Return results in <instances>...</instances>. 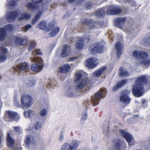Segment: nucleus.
I'll use <instances>...</instances> for the list:
<instances>
[{"mask_svg":"<svg viewBox=\"0 0 150 150\" xmlns=\"http://www.w3.org/2000/svg\"><path fill=\"white\" fill-rule=\"evenodd\" d=\"M85 73L83 71L78 70L75 74L74 82L77 90L87 89L91 87V80L88 78H84Z\"/></svg>","mask_w":150,"mask_h":150,"instance_id":"1","label":"nucleus"},{"mask_svg":"<svg viewBox=\"0 0 150 150\" xmlns=\"http://www.w3.org/2000/svg\"><path fill=\"white\" fill-rule=\"evenodd\" d=\"M106 92V90L105 88H101L100 90L98 91L91 98V101L87 100L84 102L83 105L86 107L85 110L82 112L81 116V119L82 120H85L87 117V113L86 110L87 106L91 103L93 105L95 106L97 105L100 101V99L104 98L105 96V94Z\"/></svg>","mask_w":150,"mask_h":150,"instance_id":"2","label":"nucleus"},{"mask_svg":"<svg viewBox=\"0 0 150 150\" xmlns=\"http://www.w3.org/2000/svg\"><path fill=\"white\" fill-rule=\"evenodd\" d=\"M148 76L143 75L137 78L135 81V83L132 88V92L136 97H140L142 96L144 92L143 85L147 83Z\"/></svg>","mask_w":150,"mask_h":150,"instance_id":"3","label":"nucleus"},{"mask_svg":"<svg viewBox=\"0 0 150 150\" xmlns=\"http://www.w3.org/2000/svg\"><path fill=\"white\" fill-rule=\"evenodd\" d=\"M42 53L40 49H36L33 52V56L31 58V59L32 61L37 63L32 65L31 68L32 70L40 72L42 70L44 66L43 60L41 58L37 57L36 55H41Z\"/></svg>","mask_w":150,"mask_h":150,"instance_id":"4","label":"nucleus"},{"mask_svg":"<svg viewBox=\"0 0 150 150\" xmlns=\"http://www.w3.org/2000/svg\"><path fill=\"white\" fill-rule=\"evenodd\" d=\"M24 142L26 147L30 150H36V142L32 136L29 134L27 135L24 139Z\"/></svg>","mask_w":150,"mask_h":150,"instance_id":"5","label":"nucleus"},{"mask_svg":"<svg viewBox=\"0 0 150 150\" xmlns=\"http://www.w3.org/2000/svg\"><path fill=\"white\" fill-rule=\"evenodd\" d=\"M139 54L137 64H142L145 66H150V59H146L149 57L148 53L143 51H141L139 52Z\"/></svg>","mask_w":150,"mask_h":150,"instance_id":"6","label":"nucleus"},{"mask_svg":"<svg viewBox=\"0 0 150 150\" xmlns=\"http://www.w3.org/2000/svg\"><path fill=\"white\" fill-rule=\"evenodd\" d=\"M119 132L120 134L126 140L129 145L135 144V141L131 134L124 129H120L119 130Z\"/></svg>","mask_w":150,"mask_h":150,"instance_id":"7","label":"nucleus"},{"mask_svg":"<svg viewBox=\"0 0 150 150\" xmlns=\"http://www.w3.org/2000/svg\"><path fill=\"white\" fill-rule=\"evenodd\" d=\"M21 104L22 107L26 108H30L32 104L31 96L27 94H24L21 98Z\"/></svg>","mask_w":150,"mask_h":150,"instance_id":"8","label":"nucleus"},{"mask_svg":"<svg viewBox=\"0 0 150 150\" xmlns=\"http://www.w3.org/2000/svg\"><path fill=\"white\" fill-rule=\"evenodd\" d=\"M21 104L22 107L26 108H30L32 104L31 96L27 94H24L21 98Z\"/></svg>","mask_w":150,"mask_h":150,"instance_id":"9","label":"nucleus"},{"mask_svg":"<svg viewBox=\"0 0 150 150\" xmlns=\"http://www.w3.org/2000/svg\"><path fill=\"white\" fill-rule=\"evenodd\" d=\"M90 38L88 35L83 36L82 37L77 38L76 44V48L78 49H82L83 47L84 43L87 42L90 40Z\"/></svg>","mask_w":150,"mask_h":150,"instance_id":"10","label":"nucleus"},{"mask_svg":"<svg viewBox=\"0 0 150 150\" xmlns=\"http://www.w3.org/2000/svg\"><path fill=\"white\" fill-rule=\"evenodd\" d=\"M5 115L8 117L9 121H17L20 119V116L17 112L11 110L6 111Z\"/></svg>","mask_w":150,"mask_h":150,"instance_id":"11","label":"nucleus"},{"mask_svg":"<svg viewBox=\"0 0 150 150\" xmlns=\"http://www.w3.org/2000/svg\"><path fill=\"white\" fill-rule=\"evenodd\" d=\"M104 46L101 43H95L93 44L89 49V51L92 54L97 53H101L104 50Z\"/></svg>","mask_w":150,"mask_h":150,"instance_id":"12","label":"nucleus"},{"mask_svg":"<svg viewBox=\"0 0 150 150\" xmlns=\"http://www.w3.org/2000/svg\"><path fill=\"white\" fill-rule=\"evenodd\" d=\"M14 27L11 24L5 25L4 28H0V41L4 40L6 32H11L14 30Z\"/></svg>","mask_w":150,"mask_h":150,"instance_id":"13","label":"nucleus"},{"mask_svg":"<svg viewBox=\"0 0 150 150\" xmlns=\"http://www.w3.org/2000/svg\"><path fill=\"white\" fill-rule=\"evenodd\" d=\"M129 93L130 91H129L126 90L123 91L120 97V101L125 104H129L131 100V99L128 96Z\"/></svg>","mask_w":150,"mask_h":150,"instance_id":"14","label":"nucleus"},{"mask_svg":"<svg viewBox=\"0 0 150 150\" xmlns=\"http://www.w3.org/2000/svg\"><path fill=\"white\" fill-rule=\"evenodd\" d=\"M121 11L119 7L115 5H113L110 6L106 11L108 15H115L120 13Z\"/></svg>","mask_w":150,"mask_h":150,"instance_id":"15","label":"nucleus"},{"mask_svg":"<svg viewBox=\"0 0 150 150\" xmlns=\"http://www.w3.org/2000/svg\"><path fill=\"white\" fill-rule=\"evenodd\" d=\"M98 62L96 58L93 57L86 61V65L88 68L93 69L98 65Z\"/></svg>","mask_w":150,"mask_h":150,"instance_id":"16","label":"nucleus"},{"mask_svg":"<svg viewBox=\"0 0 150 150\" xmlns=\"http://www.w3.org/2000/svg\"><path fill=\"white\" fill-rule=\"evenodd\" d=\"M20 13L19 12H16L13 11L8 12L6 14V20L9 22H13L18 17Z\"/></svg>","mask_w":150,"mask_h":150,"instance_id":"17","label":"nucleus"},{"mask_svg":"<svg viewBox=\"0 0 150 150\" xmlns=\"http://www.w3.org/2000/svg\"><path fill=\"white\" fill-rule=\"evenodd\" d=\"M8 52L7 49L5 47H0V62H3L7 58V54Z\"/></svg>","mask_w":150,"mask_h":150,"instance_id":"18","label":"nucleus"},{"mask_svg":"<svg viewBox=\"0 0 150 150\" xmlns=\"http://www.w3.org/2000/svg\"><path fill=\"white\" fill-rule=\"evenodd\" d=\"M15 42L18 44L21 45H25L28 41L27 37L26 36L21 37L17 36L15 38Z\"/></svg>","mask_w":150,"mask_h":150,"instance_id":"19","label":"nucleus"},{"mask_svg":"<svg viewBox=\"0 0 150 150\" xmlns=\"http://www.w3.org/2000/svg\"><path fill=\"white\" fill-rule=\"evenodd\" d=\"M126 21L125 18H118L114 20L115 25L120 29H122Z\"/></svg>","mask_w":150,"mask_h":150,"instance_id":"20","label":"nucleus"},{"mask_svg":"<svg viewBox=\"0 0 150 150\" xmlns=\"http://www.w3.org/2000/svg\"><path fill=\"white\" fill-rule=\"evenodd\" d=\"M107 67L104 66L101 67L100 68L93 72L92 74V78L94 79L96 77H98L100 76L106 69Z\"/></svg>","mask_w":150,"mask_h":150,"instance_id":"21","label":"nucleus"},{"mask_svg":"<svg viewBox=\"0 0 150 150\" xmlns=\"http://www.w3.org/2000/svg\"><path fill=\"white\" fill-rule=\"evenodd\" d=\"M71 50L69 47L67 45H64L62 48V50L60 54V56L62 58L65 57L69 55L70 53Z\"/></svg>","mask_w":150,"mask_h":150,"instance_id":"22","label":"nucleus"},{"mask_svg":"<svg viewBox=\"0 0 150 150\" xmlns=\"http://www.w3.org/2000/svg\"><path fill=\"white\" fill-rule=\"evenodd\" d=\"M123 47V45L120 42H117L115 46V48L117 51V56L119 58L122 53V49Z\"/></svg>","mask_w":150,"mask_h":150,"instance_id":"23","label":"nucleus"},{"mask_svg":"<svg viewBox=\"0 0 150 150\" xmlns=\"http://www.w3.org/2000/svg\"><path fill=\"white\" fill-rule=\"evenodd\" d=\"M28 64L25 62H24L21 63L19 66H17L16 68L14 67V69L16 71L21 70V71L25 70L27 71L28 70Z\"/></svg>","mask_w":150,"mask_h":150,"instance_id":"24","label":"nucleus"},{"mask_svg":"<svg viewBox=\"0 0 150 150\" xmlns=\"http://www.w3.org/2000/svg\"><path fill=\"white\" fill-rule=\"evenodd\" d=\"M70 67V66L68 64H64L59 67L58 72L60 74L66 73L69 71Z\"/></svg>","mask_w":150,"mask_h":150,"instance_id":"25","label":"nucleus"},{"mask_svg":"<svg viewBox=\"0 0 150 150\" xmlns=\"http://www.w3.org/2000/svg\"><path fill=\"white\" fill-rule=\"evenodd\" d=\"M81 22L84 24H86L87 26L90 29L94 28L95 24H96L94 21L89 20H85L83 21H82Z\"/></svg>","mask_w":150,"mask_h":150,"instance_id":"26","label":"nucleus"},{"mask_svg":"<svg viewBox=\"0 0 150 150\" xmlns=\"http://www.w3.org/2000/svg\"><path fill=\"white\" fill-rule=\"evenodd\" d=\"M31 17V15L28 12H24L21 14L20 16H18V20L20 21L23 19L28 20Z\"/></svg>","mask_w":150,"mask_h":150,"instance_id":"27","label":"nucleus"},{"mask_svg":"<svg viewBox=\"0 0 150 150\" xmlns=\"http://www.w3.org/2000/svg\"><path fill=\"white\" fill-rule=\"evenodd\" d=\"M65 94L68 96L73 97L75 96V92L74 91V87L70 86L65 91Z\"/></svg>","mask_w":150,"mask_h":150,"instance_id":"28","label":"nucleus"},{"mask_svg":"<svg viewBox=\"0 0 150 150\" xmlns=\"http://www.w3.org/2000/svg\"><path fill=\"white\" fill-rule=\"evenodd\" d=\"M7 145L8 147H12L13 146L15 140L10 136V134L8 133L7 134Z\"/></svg>","mask_w":150,"mask_h":150,"instance_id":"29","label":"nucleus"},{"mask_svg":"<svg viewBox=\"0 0 150 150\" xmlns=\"http://www.w3.org/2000/svg\"><path fill=\"white\" fill-rule=\"evenodd\" d=\"M127 82V80L125 79L117 83L116 85L113 88V91L116 90L118 88H120Z\"/></svg>","mask_w":150,"mask_h":150,"instance_id":"30","label":"nucleus"},{"mask_svg":"<svg viewBox=\"0 0 150 150\" xmlns=\"http://www.w3.org/2000/svg\"><path fill=\"white\" fill-rule=\"evenodd\" d=\"M120 76L122 77H125L128 76L129 74L127 71L124 69L123 68L121 67L119 69Z\"/></svg>","mask_w":150,"mask_h":150,"instance_id":"31","label":"nucleus"},{"mask_svg":"<svg viewBox=\"0 0 150 150\" xmlns=\"http://www.w3.org/2000/svg\"><path fill=\"white\" fill-rule=\"evenodd\" d=\"M123 143L120 140H117L115 144L114 148L115 150H120L121 148V145Z\"/></svg>","mask_w":150,"mask_h":150,"instance_id":"32","label":"nucleus"},{"mask_svg":"<svg viewBox=\"0 0 150 150\" xmlns=\"http://www.w3.org/2000/svg\"><path fill=\"white\" fill-rule=\"evenodd\" d=\"M42 13V12L41 11H39L37 13L36 16L32 21V24H34L38 21L40 18Z\"/></svg>","mask_w":150,"mask_h":150,"instance_id":"33","label":"nucleus"},{"mask_svg":"<svg viewBox=\"0 0 150 150\" xmlns=\"http://www.w3.org/2000/svg\"><path fill=\"white\" fill-rule=\"evenodd\" d=\"M27 7L31 11H35L38 9L37 7L31 2L28 3L26 5Z\"/></svg>","mask_w":150,"mask_h":150,"instance_id":"34","label":"nucleus"},{"mask_svg":"<svg viewBox=\"0 0 150 150\" xmlns=\"http://www.w3.org/2000/svg\"><path fill=\"white\" fill-rule=\"evenodd\" d=\"M95 14L98 17H103L105 15L104 10L103 8H100L96 11Z\"/></svg>","mask_w":150,"mask_h":150,"instance_id":"35","label":"nucleus"},{"mask_svg":"<svg viewBox=\"0 0 150 150\" xmlns=\"http://www.w3.org/2000/svg\"><path fill=\"white\" fill-rule=\"evenodd\" d=\"M46 23L45 21L40 22L38 25L37 27L40 29L43 30H44L46 26Z\"/></svg>","mask_w":150,"mask_h":150,"instance_id":"36","label":"nucleus"},{"mask_svg":"<svg viewBox=\"0 0 150 150\" xmlns=\"http://www.w3.org/2000/svg\"><path fill=\"white\" fill-rule=\"evenodd\" d=\"M60 29L57 27L54 28L52 30L50 33V35L52 36H54L56 35L59 33Z\"/></svg>","mask_w":150,"mask_h":150,"instance_id":"37","label":"nucleus"},{"mask_svg":"<svg viewBox=\"0 0 150 150\" xmlns=\"http://www.w3.org/2000/svg\"><path fill=\"white\" fill-rule=\"evenodd\" d=\"M24 115L26 117H30L34 114V112L30 110H25L24 112Z\"/></svg>","mask_w":150,"mask_h":150,"instance_id":"38","label":"nucleus"},{"mask_svg":"<svg viewBox=\"0 0 150 150\" xmlns=\"http://www.w3.org/2000/svg\"><path fill=\"white\" fill-rule=\"evenodd\" d=\"M150 43V38L146 37L145 38L143 41V44L146 46H148Z\"/></svg>","mask_w":150,"mask_h":150,"instance_id":"39","label":"nucleus"},{"mask_svg":"<svg viewBox=\"0 0 150 150\" xmlns=\"http://www.w3.org/2000/svg\"><path fill=\"white\" fill-rule=\"evenodd\" d=\"M36 46V43L35 41L33 40L30 41V44L28 47V50L31 51V50L34 48Z\"/></svg>","mask_w":150,"mask_h":150,"instance_id":"40","label":"nucleus"},{"mask_svg":"<svg viewBox=\"0 0 150 150\" xmlns=\"http://www.w3.org/2000/svg\"><path fill=\"white\" fill-rule=\"evenodd\" d=\"M123 31L126 32L127 33H132V31H133V29H132V26L131 27H127V28H125L123 29Z\"/></svg>","mask_w":150,"mask_h":150,"instance_id":"41","label":"nucleus"},{"mask_svg":"<svg viewBox=\"0 0 150 150\" xmlns=\"http://www.w3.org/2000/svg\"><path fill=\"white\" fill-rule=\"evenodd\" d=\"M48 82L49 85L51 87L54 88V87L56 85L55 84V81L54 80H49Z\"/></svg>","mask_w":150,"mask_h":150,"instance_id":"42","label":"nucleus"},{"mask_svg":"<svg viewBox=\"0 0 150 150\" xmlns=\"http://www.w3.org/2000/svg\"><path fill=\"white\" fill-rule=\"evenodd\" d=\"M47 113V111L45 109H43L40 112V115L42 117L45 116Z\"/></svg>","mask_w":150,"mask_h":150,"instance_id":"43","label":"nucleus"},{"mask_svg":"<svg viewBox=\"0 0 150 150\" xmlns=\"http://www.w3.org/2000/svg\"><path fill=\"white\" fill-rule=\"evenodd\" d=\"M140 51H133L132 52L133 56L136 57H137L139 58V52Z\"/></svg>","mask_w":150,"mask_h":150,"instance_id":"44","label":"nucleus"},{"mask_svg":"<svg viewBox=\"0 0 150 150\" xmlns=\"http://www.w3.org/2000/svg\"><path fill=\"white\" fill-rule=\"evenodd\" d=\"M41 122H36L35 125V129H40L41 127Z\"/></svg>","mask_w":150,"mask_h":150,"instance_id":"45","label":"nucleus"},{"mask_svg":"<svg viewBox=\"0 0 150 150\" xmlns=\"http://www.w3.org/2000/svg\"><path fill=\"white\" fill-rule=\"evenodd\" d=\"M14 104L17 107H19L20 106V105L17 99L15 97H14Z\"/></svg>","mask_w":150,"mask_h":150,"instance_id":"46","label":"nucleus"},{"mask_svg":"<svg viewBox=\"0 0 150 150\" xmlns=\"http://www.w3.org/2000/svg\"><path fill=\"white\" fill-rule=\"evenodd\" d=\"M36 81L35 80H32L29 82V84L28 85V86H34L36 84Z\"/></svg>","mask_w":150,"mask_h":150,"instance_id":"47","label":"nucleus"},{"mask_svg":"<svg viewBox=\"0 0 150 150\" xmlns=\"http://www.w3.org/2000/svg\"><path fill=\"white\" fill-rule=\"evenodd\" d=\"M31 27V25L30 24H28L26 25L24 27V32H26Z\"/></svg>","mask_w":150,"mask_h":150,"instance_id":"48","label":"nucleus"},{"mask_svg":"<svg viewBox=\"0 0 150 150\" xmlns=\"http://www.w3.org/2000/svg\"><path fill=\"white\" fill-rule=\"evenodd\" d=\"M63 134H64L62 132H61V134L59 136V140L61 142L63 140V138H64Z\"/></svg>","mask_w":150,"mask_h":150,"instance_id":"49","label":"nucleus"},{"mask_svg":"<svg viewBox=\"0 0 150 150\" xmlns=\"http://www.w3.org/2000/svg\"><path fill=\"white\" fill-rule=\"evenodd\" d=\"M142 104L144 105V108H146L147 106V103L145 101V100L144 99H142Z\"/></svg>","mask_w":150,"mask_h":150,"instance_id":"50","label":"nucleus"},{"mask_svg":"<svg viewBox=\"0 0 150 150\" xmlns=\"http://www.w3.org/2000/svg\"><path fill=\"white\" fill-rule=\"evenodd\" d=\"M14 129L16 131L18 132H20V128L19 126L14 127Z\"/></svg>","mask_w":150,"mask_h":150,"instance_id":"51","label":"nucleus"},{"mask_svg":"<svg viewBox=\"0 0 150 150\" xmlns=\"http://www.w3.org/2000/svg\"><path fill=\"white\" fill-rule=\"evenodd\" d=\"M52 28V27L51 26L50 24H49L48 25L47 28H46V30L47 31H49Z\"/></svg>","mask_w":150,"mask_h":150,"instance_id":"52","label":"nucleus"},{"mask_svg":"<svg viewBox=\"0 0 150 150\" xmlns=\"http://www.w3.org/2000/svg\"><path fill=\"white\" fill-rule=\"evenodd\" d=\"M32 1L34 3H38L41 2L43 0H32Z\"/></svg>","mask_w":150,"mask_h":150,"instance_id":"53","label":"nucleus"},{"mask_svg":"<svg viewBox=\"0 0 150 150\" xmlns=\"http://www.w3.org/2000/svg\"><path fill=\"white\" fill-rule=\"evenodd\" d=\"M108 127L107 126H104V125H103V129L104 131L106 130L107 132L108 131Z\"/></svg>","mask_w":150,"mask_h":150,"instance_id":"54","label":"nucleus"},{"mask_svg":"<svg viewBox=\"0 0 150 150\" xmlns=\"http://www.w3.org/2000/svg\"><path fill=\"white\" fill-rule=\"evenodd\" d=\"M92 5L91 3H88L86 4V8L87 9H89L92 6Z\"/></svg>","mask_w":150,"mask_h":150,"instance_id":"55","label":"nucleus"},{"mask_svg":"<svg viewBox=\"0 0 150 150\" xmlns=\"http://www.w3.org/2000/svg\"><path fill=\"white\" fill-rule=\"evenodd\" d=\"M77 58V57H74L71 58L69 59V61H74L75 60H76Z\"/></svg>","mask_w":150,"mask_h":150,"instance_id":"56","label":"nucleus"},{"mask_svg":"<svg viewBox=\"0 0 150 150\" xmlns=\"http://www.w3.org/2000/svg\"><path fill=\"white\" fill-rule=\"evenodd\" d=\"M126 2H130L131 0H122Z\"/></svg>","mask_w":150,"mask_h":150,"instance_id":"57","label":"nucleus"},{"mask_svg":"<svg viewBox=\"0 0 150 150\" xmlns=\"http://www.w3.org/2000/svg\"><path fill=\"white\" fill-rule=\"evenodd\" d=\"M66 78L65 76H64L63 77H60V79H61L62 81H63Z\"/></svg>","mask_w":150,"mask_h":150,"instance_id":"58","label":"nucleus"},{"mask_svg":"<svg viewBox=\"0 0 150 150\" xmlns=\"http://www.w3.org/2000/svg\"><path fill=\"white\" fill-rule=\"evenodd\" d=\"M1 79V76L0 75V79Z\"/></svg>","mask_w":150,"mask_h":150,"instance_id":"59","label":"nucleus"},{"mask_svg":"<svg viewBox=\"0 0 150 150\" xmlns=\"http://www.w3.org/2000/svg\"><path fill=\"white\" fill-rule=\"evenodd\" d=\"M48 104V102H47V105Z\"/></svg>","mask_w":150,"mask_h":150,"instance_id":"60","label":"nucleus"},{"mask_svg":"<svg viewBox=\"0 0 150 150\" xmlns=\"http://www.w3.org/2000/svg\"><path fill=\"white\" fill-rule=\"evenodd\" d=\"M138 115H136L135 116L136 117H138Z\"/></svg>","mask_w":150,"mask_h":150,"instance_id":"61","label":"nucleus"},{"mask_svg":"<svg viewBox=\"0 0 150 150\" xmlns=\"http://www.w3.org/2000/svg\"><path fill=\"white\" fill-rule=\"evenodd\" d=\"M1 19H2V18L1 19V20H0V22L1 21Z\"/></svg>","mask_w":150,"mask_h":150,"instance_id":"62","label":"nucleus"},{"mask_svg":"<svg viewBox=\"0 0 150 150\" xmlns=\"http://www.w3.org/2000/svg\"><path fill=\"white\" fill-rule=\"evenodd\" d=\"M136 102H137V101H136Z\"/></svg>","mask_w":150,"mask_h":150,"instance_id":"63","label":"nucleus"}]
</instances>
